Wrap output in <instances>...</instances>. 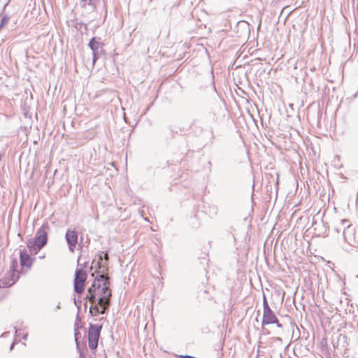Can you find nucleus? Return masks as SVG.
Here are the masks:
<instances>
[{"mask_svg":"<svg viewBox=\"0 0 358 358\" xmlns=\"http://www.w3.org/2000/svg\"><path fill=\"white\" fill-rule=\"evenodd\" d=\"M112 296L109 280L94 279L87 289L86 299L91 303L90 313L96 316L104 313Z\"/></svg>","mask_w":358,"mask_h":358,"instance_id":"obj_1","label":"nucleus"},{"mask_svg":"<svg viewBox=\"0 0 358 358\" xmlns=\"http://www.w3.org/2000/svg\"><path fill=\"white\" fill-rule=\"evenodd\" d=\"M48 231L49 226L45 223L36 231L34 238L27 241V246L31 254L36 255L47 244Z\"/></svg>","mask_w":358,"mask_h":358,"instance_id":"obj_2","label":"nucleus"},{"mask_svg":"<svg viewBox=\"0 0 358 358\" xmlns=\"http://www.w3.org/2000/svg\"><path fill=\"white\" fill-rule=\"evenodd\" d=\"M92 270H94L92 276H94V279L101 280H109L108 275V264L103 262L101 256H99L97 262H93L91 266Z\"/></svg>","mask_w":358,"mask_h":358,"instance_id":"obj_3","label":"nucleus"},{"mask_svg":"<svg viewBox=\"0 0 358 358\" xmlns=\"http://www.w3.org/2000/svg\"><path fill=\"white\" fill-rule=\"evenodd\" d=\"M87 276V272L83 268H79L76 271L74 278V290L78 295V299L84 292Z\"/></svg>","mask_w":358,"mask_h":358,"instance_id":"obj_4","label":"nucleus"},{"mask_svg":"<svg viewBox=\"0 0 358 358\" xmlns=\"http://www.w3.org/2000/svg\"><path fill=\"white\" fill-rule=\"evenodd\" d=\"M101 327L91 324L88 331V345L90 349L95 350L98 345Z\"/></svg>","mask_w":358,"mask_h":358,"instance_id":"obj_5","label":"nucleus"},{"mask_svg":"<svg viewBox=\"0 0 358 358\" xmlns=\"http://www.w3.org/2000/svg\"><path fill=\"white\" fill-rule=\"evenodd\" d=\"M263 324H276L278 327H282V324L279 322L277 317L269 308L267 302L264 300V313H263Z\"/></svg>","mask_w":358,"mask_h":358,"instance_id":"obj_6","label":"nucleus"},{"mask_svg":"<svg viewBox=\"0 0 358 358\" xmlns=\"http://www.w3.org/2000/svg\"><path fill=\"white\" fill-rule=\"evenodd\" d=\"M66 239L71 251L74 250L78 243V233L74 230H68L66 233Z\"/></svg>","mask_w":358,"mask_h":358,"instance_id":"obj_7","label":"nucleus"},{"mask_svg":"<svg viewBox=\"0 0 358 358\" xmlns=\"http://www.w3.org/2000/svg\"><path fill=\"white\" fill-rule=\"evenodd\" d=\"M20 260L21 266L27 268H31L34 262V259L26 251H20Z\"/></svg>","mask_w":358,"mask_h":358,"instance_id":"obj_8","label":"nucleus"},{"mask_svg":"<svg viewBox=\"0 0 358 358\" xmlns=\"http://www.w3.org/2000/svg\"><path fill=\"white\" fill-rule=\"evenodd\" d=\"M89 47L91 48V50L93 51L94 55V62L96 60V51L101 47L103 45L102 43L99 41V39L97 40L95 37L92 38L89 44Z\"/></svg>","mask_w":358,"mask_h":358,"instance_id":"obj_9","label":"nucleus"},{"mask_svg":"<svg viewBox=\"0 0 358 358\" xmlns=\"http://www.w3.org/2000/svg\"><path fill=\"white\" fill-rule=\"evenodd\" d=\"M8 269L10 272L16 274V276L19 278L18 262L15 258L13 257L10 259Z\"/></svg>","mask_w":358,"mask_h":358,"instance_id":"obj_10","label":"nucleus"},{"mask_svg":"<svg viewBox=\"0 0 358 358\" xmlns=\"http://www.w3.org/2000/svg\"><path fill=\"white\" fill-rule=\"evenodd\" d=\"M8 18L6 17H3L2 19H1V24H0V28L2 27L4 24H6V23H8Z\"/></svg>","mask_w":358,"mask_h":358,"instance_id":"obj_11","label":"nucleus"},{"mask_svg":"<svg viewBox=\"0 0 358 358\" xmlns=\"http://www.w3.org/2000/svg\"><path fill=\"white\" fill-rule=\"evenodd\" d=\"M104 259L106 260V262L107 263V262L108 261V255L107 253L105 254Z\"/></svg>","mask_w":358,"mask_h":358,"instance_id":"obj_12","label":"nucleus"}]
</instances>
